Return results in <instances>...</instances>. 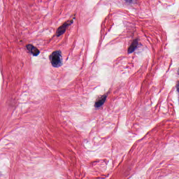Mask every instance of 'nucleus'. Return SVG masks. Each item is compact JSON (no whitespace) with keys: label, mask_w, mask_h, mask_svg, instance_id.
<instances>
[{"label":"nucleus","mask_w":179,"mask_h":179,"mask_svg":"<svg viewBox=\"0 0 179 179\" xmlns=\"http://www.w3.org/2000/svg\"><path fill=\"white\" fill-rule=\"evenodd\" d=\"M50 64L53 68L62 66V55L61 51L53 52L49 57Z\"/></svg>","instance_id":"1"},{"label":"nucleus","mask_w":179,"mask_h":179,"mask_svg":"<svg viewBox=\"0 0 179 179\" xmlns=\"http://www.w3.org/2000/svg\"><path fill=\"white\" fill-rule=\"evenodd\" d=\"M73 23V20L67 21L66 22H64L62 26H60L57 31V37L62 36V34L66 31V27H69V26H71V24Z\"/></svg>","instance_id":"2"},{"label":"nucleus","mask_w":179,"mask_h":179,"mask_svg":"<svg viewBox=\"0 0 179 179\" xmlns=\"http://www.w3.org/2000/svg\"><path fill=\"white\" fill-rule=\"evenodd\" d=\"M106 100H107V95L103 94L101 96L98 97V101L95 102L94 108H100L101 106L106 103Z\"/></svg>","instance_id":"3"},{"label":"nucleus","mask_w":179,"mask_h":179,"mask_svg":"<svg viewBox=\"0 0 179 179\" xmlns=\"http://www.w3.org/2000/svg\"><path fill=\"white\" fill-rule=\"evenodd\" d=\"M27 50L29 54H31L34 57H37L40 54V50L37 48L33 46V45H27Z\"/></svg>","instance_id":"4"},{"label":"nucleus","mask_w":179,"mask_h":179,"mask_svg":"<svg viewBox=\"0 0 179 179\" xmlns=\"http://www.w3.org/2000/svg\"><path fill=\"white\" fill-rule=\"evenodd\" d=\"M139 45L138 43V39H135L133 41L131 45L129 46L128 49L129 54H132L134 51H135V49Z\"/></svg>","instance_id":"5"}]
</instances>
